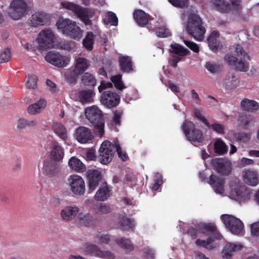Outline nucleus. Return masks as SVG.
Instances as JSON below:
<instances>
[{
	"mask_svg": "<svg viewBox=\"0 0 259 259\" xmlns=\"http://www.w3.org/2000/svg\"><path fill=\"white\" fill-rule=\"evenodd\" d=\"M242 245L231 243L226 244L222 252V256L224 258H230L232 255L234 251L240 250L242 248Z\"/></svg>",
	"mask_w": 259,
	"mask_h": 259,
	"instance_id": "obj_32",
	"label": "nucleus"
},
{
	"mask_svg": "<svg viewBox=\"0 0 259 259\" xmlns=\"http://www.w3.org/2000/svg\"><path fill=\"white\" fill-rule=\"evenodd\" d=\"M81 82L85 86L94 87L96 84V79L93 75L85 73L81 77Z\"/></svg>",
	"mask_w": 259,
	"mask_h": 259,
	"instance_id": "obj_43",
	"label": "nucleus"
},
{
	"mask_svg": "<svg viewBox=\"0 0 259 259\" xmlns=\"http://www.w3.org/2000/svg\"><path fill=\"white\" fill-rule=\"evenodd\" d=\"M97 242L100 244H109L111 241L110 235L107 234H103L99 232L96 235Z\"/></svg>",
	"mask_w": 259,
	"mask_h": 259,
	"instance_id": "obj_49",
	"label": "nucleus"
},
{
	"mask_svg": "<svg viewBox=\"0 0 259 259\" xmlns=\"http://www.w3.org/2000/svg\"><path fill=\"white\" fill-rule=\"evenodd\" d=\"M111 188L106 183L102 184L96 192L94 198L99 201H106L111 195Z\"/></svg>",
	"mask_w": 259,
	"mask_h": 259,
	"instance_id": "obj_26",
	"label": "nucleus"
},
{
	"mask_svg": "<svg viewBox=\"0 0 259 259\" xmlns=\"http://www.w3.org/2000/svg\"><path fill=\"white\" fill-rule=\"evenodd\" d=\"M75 137L78 142L85 144L91 141L94 136L90 128L80 126L75 130Z\"/></svg>",
	"mask_w": 259,
	"mask_h": 259,
	"instance_id": "obj_20",
	"label": "nucleus"
},
{
	"mask_svg": "<svg viewBox=\"0 0 259 259\" xmlns=\"http://www.w3.org/2000/svg\"><path fill=\"white\" fill-rule=\"evenodd\" d=\"M228 146L226 143L221 139H218L214 143V151L220 155L225 154L228 152Z\"/></svg>",
	"mask_w": 259,
	"mask_h": 259,
	"instance_id": "obj_40",
	"label": "nucleus"
},
{
	"mask_svg": "<svg viewBox=\"0 0 259 259\" xmlns=\"http://www.w3.org/2000/svg\"><path fill=\"white\" fill-rule=\"evenodd\" d=\"M95 37L93 32L89 31L87 33L84 38L83 39V46L88 51H91L93 49Z\"/></svg>",
	"mask_w": 259,
	"mask_h": 259,
	"instance_id": "obj_41",
	"label": "nucleus"
},
{
	"mask_svg": "<svg viewBox=\"0 0 259 259\" xmlns=\"http://www.w3.org/2000/svg\"><path fill=\"white\" fill-rule=\"evenodd\" d=\"M94 95H95V93L93 90H81L77 94L79 101L83 104L93 102Z\"/></svg>",
	"mask_w": 259,
	"mask_h": 259,
	"instance_id": "obj_31",
	"label": "nucleus"
},
{
	"mask_svg": "<svg viewBox=\"0 0 259 259\" xmlns=\"http://www.w3.org/2000/svg\"><path fill=\"white\" fill-rule=\"evenodd\" d=\"M54 132L62 139H67V131L65 127L61 123L56 122L53 124Z\"/></svg>",
	"mask_w": 259,
	"mask_h": 259,
	"instance_id": "obj_42",
	"label": "nucleus"
},
{
	"mask_svg": "<svg viewBox=\"0 0 259 259\" xmlns=\"http://www.w3.org/2000/svg\"><path fill=\"white\" fill-rule=\"evenodd\" d=\"M174 7L183 8L187 6L189 0H168Z\"/></svg>",
	"mask_w": 259,
	"mask_h": 259,
	"instance_id": "obj_58",
	"label": "nucleus"
},
{
	"mask_svg": "<svg viewBox=\"0 0 259 259\" xmlns=\"http://www.w3.org/2000/svg\"><path fill=\"white\" fill-rule=\"evenodd\" d=\"M162 184V176L159 173H156L154 178V183L151 188L152 191H157Z\"/></svg>",
	"mask_w": 259,
	"mask_h": 259,
	"instance_id": "obj_51",
	"label": "nucleus"
},
{
	"mask_svg": "<svg viewBox=\"0 0 259 259\" xmlns=\"http://www.w3.org/2000/svg\"><path fill=\"white\" fill-rule=\"evenodd\" d=\"M170 48V53L178 56H171V58L169 60V63L172 67L176 68L178 66V63L181 60V57L189 55L190 51L183 46L177 43L171 44Z\"/></svg>",
	"mask_w": 259,
	"mask_h": 259,
	"instance_id": "obj_13",
	"label": "nucleus"
},
{
	"mask_svg": "<svg viewBox=\"0 0 259 259\" xmlns=\"http://www.w3.org/2000/svg\"><path fill=\"white\" fill-rule=\"evenodd\" d=\"M118 18L116 14L111 11H109L107 13L106 17L104 19L105 24H111L114 26H116L118 25Z\"/></svg>",
	"mask_w": 259,
	"mask_h": 259,
	"instance_id": "obj_47",
	"label": "nucleus"
},
{
	"mask_svg": "<svg viewBox=\"0 0 259 259\" xmlns=\"http://www.w3.org/2000/svg\"><path fill=\"white\" fill-rule=\"evenodd\" d=\"M28 11V5L24 0H13L10 3L8 14L11 18L18 20L25 17Z\"/></svg>",
	"mask_w": 259,
	"mask_h": 259,
	"instance_id": "obj_7",
	"label": "nucleus"
},
{
	"mask_svg": "<svg viewBox=\"0 0 259 259\" xmlns=\"http://www.w3.org/2000/svg\"><path fill=\"white\" fill-rule=\"evenodd\" d=\"M115 150L117 151L118 156L123 160H126L127 156L125 153L122 152L121 147L119 144H115Z\"/></svg>",
	"mask_w": 259,
	"mask_h": 259,
	"instance_id": "obj_62",
	"label": "nucleus"
},
{
	"mask_svg": "<svg viewBox=\"0 0 259 259\" xmlns=\"http://www.w3.org/2000/svg\"><path fill=\"white\" fill-rule=\"evenodd\" d=\"M79 223L80 225L85 226H90L93 223V218L89 213L83 214L79 213L78 215Z\"/></svg>",
	"mask_w": 259,
	"mask_h": 259,
	"instance_id": "obj_46",
	"label": "nucleus"
},
{
	"mask_svg": "<svg viewBox=\"0 0 259 259\" xmlns=\"http://www.w3.org/2000/svg\"><path fill=\"white\" fill-rule=\"evenodd\" d=\"M87 119L94 126L95 133L100 137L104 135L105 123L102 111L96 106L88 107L85 110Z\"/></svg>",
	"mask_w": 259,
	"mask_h": 259,
	"instance_id": "obj_3",
	"label": "nucleus"
},
{
	"mask_svg": "<svg viewBox=\"0 0 259 259\" xmlns=\"http://www.w3.org/2000/svg\"><path fill=\"white\" fill-rule=\"evenodd\" d=\"M45 59L47 62L58 67H65L70 61L67 57L54 51L48 52L45 57Z\"/></svg>",
	"mask_w": 259,
	"mask_h": 259,
	"instance_id": "obj_15",
	"label": "nucleus"
},
{
	"mask_svg": "<svg viewBox=\"0 0 259 259\" xmlns=\"http://www.w3.org/2000/svg\"><path fill=\"white\" fill-rule=\"evenodd\" d=\"M184 44L188 47L190 49L193 51L195 53H198L199 52V47L197 44L196 43L189 41L185 40L184 41Z\"/></svg>",
	"mask_w": 259,
	"mask_h": 259,
	"instance_id": "obj_61",
	"label": "nucleus"
},
{
	"mask_svg": "<svg viewBox=\"0 0 259 259\" xmlns=\"http://www.w3.org/2000/svg\"><path fill=\"white\" fill-rule=\"evenodd\" d=\"M115 151V144L108 141L103 142L99 150L98 158L99 161L103 164L109 163L111 161Z\"/></svg>",
	"mask_w": 259,
	"mask_h": 259,
	"instance_id": "obj_10",
	"label": "nucleus"
},
{
	"mask_svg": "<svg viewBox=\"0 0 259 259\" xmlns=\"http://www.w3.org/2000/svg\"><path fill=\"white\" fill-rule=\"evenodd\" d=\"M81 250L85 255H91L104 259H115L113 253L109 251H103L96 245L85 243L82 245Z\"/></svg>",
	"mask_w": 259,
	"mask_h": 259,
	"instance_id": "obj_9",
	"label": "nucleus"
},
{
	"mask_svg": "<svg viewBox=\"0 0 259 259\" xmlns=\"http://www.w3.org/2000/svg\"><path fill=\"white\" fill-rule=\"evenodd\" d=\"M120 69L123 72L130 73L133 71V63L128 56H123L119 59Z\"/></svg>",
	"mask_w": 259,
	"mask_h": 259,
	"instance_id": "obj_33",
	"label": "nucleus"
},
{
	"mask_svg": "<svg viewBox=\"0 0 259 259\" xmlns=\"http://www.w3.org/2000/svg\"><path fill=\"white\" fill-rule=\"evenodd\" d=\"M11 58L10 49L6 48L5 49L0 55V64L7 62Z\"/></svg>",
	"mask_w": 259,
	"mask_h": 259,
	"instance_id": "obj_56",
	"label": "nucleus"
},
{
	"mask_svg": "<svg viewBox=\"0 0 259 259\" xmlns=\"http://www.w3.org/2000/svg\"><path fill=\"white\" fill-rule=\"evenodd\" d=\"M50 21V15L44 11L34 12L28 20L31 26L37 27L47 24Z\"/></svg>",
	"mask_w": 259,
	"mask_h": 259,
	"instance_id": "obj_16",
	"label": "nucleus"
},
{
	"mask_svg": "<svg viewBox=\"0 0 259 259\" xmlns=\"http://www.w3.org/2000/svg\"><path fill=\"white\" fill-rule=\"evenodd\" d=\"M211 164L217 171L222 175L228 176L231 171V164L227 160L223 158H214L212 159Z\"/></svg>",
	"mask_w": 259,
	"mask_h": 259,
	"instance_id": "obj_19",
	"label": "nucleus"
},
{
	"mask_svg": "<svg viewBox=\"0 0 259 259\" xmlns=\"http://www.w3.org/2000/svg\"><path fill=\"white\" fill-rule=\"evenodd\" d=\"M61 5L63 8L73 12L86 25L92 24L90 18L93 16V13L89 9L69 2H62Z\"/></svg>",
	"mask_w": 259,
	"mask_h": 259,
	"instance_id": "obj_6",
	"label": "nucleus"
},
{
	"mask_svg": "<svg viewBox=\"0 0 259 259\" xmlns=\"http://www.w3.org/2000/svg\"><path fill=\"white\" fill-rule=\"evenodd\" d=\"M205 67L208 71L212 74L219 73L221 70V66L220 65L210 62H206Z\"/></svg>",
	"mask_w": 259,
	"mask_h": 259,
	"instance_id": "obj_50",
	"label": "nucleus"
},
{
	"mask_svg": "<svg viewBox=\"0 0 259 259\" xmlns=\"http://www.w3.org/2000/svg\"><path fill=\"white\" fill-rule=\"evenodd\" d=\"M213 4L216 10L222 13H229L232 10L231 5L226 0H214Z\"/></svg>",
	"mask_w": 259,
	"mask_h": 259,
	"instance_id": "obj_34",
	"label": "nucleus"
},
{
	"mask_svg": "<svg viewBox=\"0 0 259 259\" xmlns=\"http://www.w3.org/2000/svg\"><path fill=\"white\" fill-rule=\"evenodd\" d=\"M232 47L236 56L240 57V59L228 54L225 56L224 60L229 66H233L235 70L241 72H247L249 68V64L247 61L250 59L249 56L240 45L237 44Z\"/></svg>",
	"mask_w": 259,
	"mask_h": 259,
	"instance_id": "obj_1",
	"label": "nucleus"
},
{
	"mask_svg": "<svg viewBox=\"0 0 259 259\" xmlns=\"http://www.w3.org/2000/svg\"><path fill=\"white\" fill-rule=\"evenodd\" d=\"M43 172L49 177H52L57 175L60 171L59 165L52 160H47L44 162Z\"/></svg>",
	"mask_w": 259,
	"mask_h": 259,
	"instance_id": "obj_25",
	"label": "nucleus"
},
{
	"mask_svg": "<svg viewBox=\"0 0 259 259\" xmlns=\"http://www.w3.org/2000/svg\"><path fill=\"white\" fill-rule=\"evenodd\" d=\"M88 179V193L93 192L99 186L102 180L101 172L97 169H89L87 172Z\"/></svg>",
	"mask_w": 259,
	"mask_h": 259,
	"instance_id": "obj_17",
	"label": "nucleus"
},
{
	"mask_svg": "<svg viewBox=\"0 0 259 259\" xmlns=\"http://www.w3.org/2000/svg\"><path fill=\"white\" fill-rule=\"evenodd\" d=\"M199 16L195 13L189 14L187 23L185 25L186 32L197 41H202L206 32L205 27Z\"/></svg>",
	"mask_w": 259,
	"mask_h": 259,
	"instance_id": "obj_2",
	"label": "nucleus"
},
{
	"mask_svg": "<svg viewBox=\"0 0 259 259\" xmlns=\"http://www.w3.org/2000/svg\"><path fill=\"white\" fill-rule=\"evenodd\" d=\"M92 208L96 213L100 215L107 214L111 211L110 207L106 203H96Z\"/></svg>",
	"mask_w": 259,
	"mask_h": 259,
	"instance_id": "obj_39",
	"label": "nucleus"
},
{
	"mask_svg": "<svg viewBox=\"0 0 259 259\" xmlns=\"http://www.w3.org/2000/svg\"><path fill=\"white\" fill-rule=\"evenodd\" d=\"M182 130L189 141L201 143L203 141L202 132L196 127L191 121L185 120L182 125Z\"/></svg>",
	"mask_w": 259,
	"mask_h": 259,
	"instance_id": "obj_8",
	"label": "nucleus"
},
{
	"mask_svg": "<svg viewBox=\"0 0 259 259\" xmlns=\"http://www.w3.org/2000/svg\"><path fill=\"white\" fill-rule=\"evenodd\" d=\"M72 192L76 195H83L85 191V183L81 177L71 176L68 179Z\"/></svg>",
	"mask_w": 259,
	"mask_h": 259,
	"instance_id": "obj_18",
	"label": "nucleus"
},
{
	"mask_svg": "<svg viewBox=\"0 0 259 259\" xmlns=\"http://www.w3.org/2000/svg\"><path fill=\"white\" fill-rule=\"evenodd\" d=\"M26 86L29 89H34L36 87L37 78L35 76H31L28 77L26 81Z\"/></svg>",
	"mask_w": 259,
	"mask_h": 259,
	"instance_id": "obj_60",
	"label": "nucleus"
},
{
	"mask_svg": "<svg viewBox=\"0 0 259 259\" xmlns=\"http://www.w3.org/2000/svg\"><path fill=\"white\" fill-rule=\"evenodd\" d=\"M239 121L243 128L247 129L252 121V117L249 115L243 114L240 116Z\"/></svg>",
	"mask_w": 259,
	"mask_h": 259,
	"instance_id": "obj_53",
	"label": "nucleus"
},
{
	"mask_svg": "<svg viewBox=\"0 0 259 259\" xmlns=\"http://www.w3.org/2000/svg\"><path fill=\"white\" fill-rule=\"evenodd\" d=\"M209 128H211L213 131L221 135L225 134V127L223 124L214 123L211 125Z\"/></svg>",
	"mask_w": 259,
	"mask_h": 259,
	"instance_id": "obj_59",
	"label": "nucleus"
},
{
	"mask_svg": "<svg viewBox=\"0 0 259 259\" xmlns=\"http://www.w3.org/2000/svg\"><path fill=\"white\" fill-rule=\"evenodd\" d=\"M251 234L254 236H259V222L251 225Z\"/></svg>",
	"mask_w": 259,
	"mask_h": 259,
	"instance_id": "obj_63",
	"label": "nucleus"
},
{
	"mask_svg": "<svg viewBox=\"0 0 259 259\" xmlns=\"http://www.w3.org/2000/svg\"><path fill=\"white\" fill-rule=\"evenodd\" d=\"M70 167L75 171L83 172L86 170L85 165L78 158L72 157L68 162Z\"/></svg>",
	"mask_w": 259,
	"mask_h": 259,
	"instance_id": "obj_35",
	"label": "nucleus"
},
{
	"mask_svg": "<svg viewBox=\"0 0 259 259\" xmlns=\"http://www.w3.org/2000/svg\"><path fill=\"white\" fill-rule=\"evenodd\" d=\"M155 32L157 36L159 37H166L171 35L170 32L165 27H161L156 28Z\"/></svg>",
	"mask_w": 259,
	"mask_h": 259,
	"instance_id": "obj_54",
	"label": "nucleus"
},
{
	"mask_svg": "<svg viewBox=\"0 0 259 259\" xmlns=\"http://www.w3.org/2000/svg\"><path fill=\"white\" fill-rule=\"evenodd\" d=\"M111 80L114 84L115 88L117 90L122 91L123 89L126 88V87L122 80L121 74H119L112 76L111 77Z\"/></svg>",
	"mask_w": 259,
	"mask_h": 259,
	"instance_id": "obj_45",
	"label": "nucleus"
},
{
	"mask_svg": "<svg viewBox=\"0 0 259 259\" xmlns=\"http://www.w3.org/2000/svg\"><path fill=\"white\" fill-rule=\"evenodd\" d=\"M80 74V73L75 69L69 70L65 73L66 78L70 82L74 83L76 82L78 76Z\"/></svg>",
	"mask_w": 259,
	"mask_h": 259,
	"instance_id": "obj_48",
	"label": "nucleus"
},
{
	"mask_svg": "<svg viewBox=\"0 0 259 259\" xmlns=\"http://www.w3.org/2000/svg\"><path fill=\"white\" fill-rule=\"evenodd\" d=\"M56 26L64 34L73 39H80L82 36V31L75 22L69 19H59Z\"/></svg>",
	"mask_w": 259,
	"mask_h": 259,
	"instance_id": "obj_5",
	"label": "nucleus"
},
{
	"mask_svg": "<svg viewBox=\"0 0 259 259\" xmlns=\"http://www.w3.org/2000/svg\"><path fill=\"white\" fill-rule=\"evenodd\" d=\"M50 153L51 158L58 162L62 160L64 155V149L57 142L52 143Z\"/></svg>",
	"mask_w": 259,
	"mask_h": 259,
	"instance_id": "obj_27",
	"label": "nucleus"
},
{
	"mask_svg": "<svg viewBox=\"0 0 259 259\" xmlns=\"http://www.w3.org/2000/svg\"><path fill=\"white\" fill-rule=\"evenodd\" d=\"M240 106L243 110L251 112H255L259 108V105L257 102L247 98H245L241 101Z\"/></svg>",
	"mask_w": 259,
	"mask_h": 259,
	"instance_id": "obj_29",
	"label": "nucleus"
},
{
	"mask_svg": "<svg viewBox=\"0 0 259 259\" xmlns=\"http://www.w3.org/2000/svg\"><path fill=\"white\" fill-rule=\"evenodd\" d=\"M203 233L208 235L209 237L206 240L198 239L195 241V244L199 247H203L207 249H212L211 243L215 240H220L222 238L221 234L218 232L217 227L213 224H205L203 228Z\"/></svg>",
	"mask_w": 259,
	"mask_h": 259,
	"instance_id": "obj_4",
	"label": "nucleus"
},
{
	"mask_svg": "<svg viewBox=\"0 0 259 259\" xmlns=\"http://www.w3.org/2000/svg\"><path fill=\"white\" fill-rule=\"evenodd\" d=\"M244 181L248 185L255 186L258 184V178L256 172L252 170H247L244 175Z\"/></svg>",
	"mask_w": 259,
	"mask_h": 259,
	"instance_id": "obj_36",
	"label": "nucleus"
},
{
	"mask_svg": "<svg viewBox=\"0 0 259 259\" xmlns=\"http://www.w3.org/2000/svg\"><path fill=\"white\" fill-rule=\"evenodd\" d=\"M47 106V102L44 99H40L36 103L30 105L28 108V112L30 114L35 115L40 113Z\"/></svg>",
	"mask_w": 259,
	"mask_h": 259,
	"instance_id": "obj_30",
	"label": "nucleus"
},
{
	"mask_svg": "<svg viewBox=\"0 0 259 259\" xmlns=\"http://www.w3.org/2000/svg\"><path fill=\"white\" fill-rule=\"evenodd\" d=\"M222 220L229 231L235 235H240L244 228L243 223L238 218L230 214H223Z\"/></svg>",
	"mask_w": 259,
	"mask_h": 259,
	"instance_id": "obj_11",
	"label": "nucleus"
},
{
	"mask_svg": "<svg viewBox=\"0 0 259 259\" xmlns=\"http://www.w3.org/2000/svg\"><path fill=\"white\" fill-rule=\"evenodd\" d=\"M208 183L216 193L223 194L225 192V180L224 178L212 174L209 177Z\"/></svg>",
	"mask_w": 259,
	"mask_h": 259,
	"instance_id": "obj_21",
	"label": "nucleus"
},
{
	"mask_svg": "<svg viewBox=\"0 0 259 259\" xmlns=\"http://www.w3.org/2000/svg\"><path fill=\"white\" fill-rule=\"evenodd\" d=\"M54 39L55 35L51 29L46 28L41 31L37 38L39 50H45L51 48Z\"/></svg>",
	"mask_w": 259,
	"mask_h": 259,
	"instance_id": "obj_12",
	"label": "nucleus"
},
{
	"mask_svg": "<svg viewBox=\"0 0 259 259\" xmlns=\"http://www.w3.org/2000/svg\"><path fill=\"white\" fill-rule=\"evenodd\" d=\"M119 225L124 230L132 229L135 227L134 220L124 216L120 219Z\"/></svg>",
	"mask_w": 259,
	"mask_h": 259,
	"instance_id": "obj_44",
	"label": "nucleus"
},
{
	"mask_svg": "<svg viewBox=\"0 0 259 259\" xmlns=\"http://www.w3.org/2000/svg\"><path fill=\"white\" fill-rule=\"evenodd\" d=\"M85 156L88 160H94L96 158L95 151L93 149L88 150Z\"/></svg>",
	"mask_w": 259,
	"mask_h": 259,
	"instance_id": "obj_64",
	"label": "nucleus"
},
{
	"mask_svg": "<svg viewBox=\"0 0 259 259\" xmlns=\"http://www.w3.org/2000/svg\"><path fill=\"white\" fill-rule=\"evenodd\" d=\"M148 15L142 10H136L133 13V17L138 25L144 27L148 23Z\"/></svg>",
	"mask_w": 259,
	"mask_h": 259,
	"instance_id": "obj_28",
	"label": "nucleus"
},
{
	"mask_svg": "<svg viewBox=\"0 0 259 259\" xmlns=\"http://www.w3.org/2000/svg\"><path fill=\"white\" fill-rule=\"evenodd\" d=\"M79 212V208L75 205L67 206L60 212L61 219L66 222L73 220Z\"/></svg>",
	"mask_w": 259,
	"mask_h": 259,
	"instance_id": "obj_23",
	"label": "nucleus"
},
{
	"mask_svg": "<svg viewBox=\"0 0 259 259\" xmlns=\"http://www.w3.org/2000/svg\"><path fill=\"white\" fill-rule=\"evenodd\" d=\"M90 66V62L84 58L79 57L76 59L75 68L80 74L83 73Z\"/></svg>",
	"mask_w": 259,
	"mask_h": 259,
	"instance_id": "obj_38",
	"label": "nucleus"
},
{
	"mask_svg": "<svg viewBox=\"0 0 259 259\" xmlns=\"http://www.w3.org/2000/svg\"><path fill=\"white\" fill-rule=\"evenodd\" d=\"M240 84L239 77L233 73H228L223 80V85L228 90H234Z\"/></svg>",
	"mask_w": 259,
	"mask_h": 259,
	"instance_id": "obj_24",
	"label": "nucleus"
},
{
	"mask_svg": "<svg viewBox=\"0 0 259 259\" xmlns=\"http://www.w3.org/2000/svg\"><path fill=\"white\" fill-rule=\"evenodd\" d=\"M234 137L237 142L246 143L249 141L250 135L245 133H237L234 134Z\"/></svg>",
	"mask_w": 259,
	"mask_h": 259,
	"instance_id": "obj_52",
	"label": "nucleus"
},
{
	"mask_svg": "<svg viewBox=\"0 0 259 259\" xmlns=\"http://www.w3.org/2000/svg\"><path fill=\"white\" fill-rule=\"evenodd\" d=\"M194 115L198 119L204 124L207 127H210V123L208 122L207 119L202 115L201 110L200 109H195Z\"/></svg>",
	"mask_w": 259,
	"mask_h": 259,
	"instance_id": "obj_55",
	"label": "nucleus"
},
{
	"mask_svg": "<svg viewBox=\"0 0 259 259\" xmlns=\"http://www.w3.org/2000/svg\"><path fill=\"white\" fill-rule=\"evenodd\" d=\"M220 32L217 30L213 31L207 37V42L209 49L214 53H217L222 48V44L219 40Z\"/></svg>",
	"mask_w": 259,
	"mask_h": 259,
	"instance_id": "obj_22",
	"label": "nucleus"
},
{
	"mask_svg": "<svg viewBox=\"0 0 259 259\" xmlns=\"http://www.w3.org/2000/svg\"><path fill=\"white\" fill-rule=\"evenodd\" d=\"M116 243L127 253L133 250L134 247L130 239L120 237L115 240Z\"/></svg>",
	"mask_w": 259,
	"mask_h": 259,
	"instance_id": "obj_37",
	"label": "nucleus"
},
{
	"mask_svg": "<svg viewBox=\"0 0 259 259\" xmlns=\"http://www.w3.org/2000/svg\"><path fill=\"white\" fill-rule=\"evenodd\" d=\"M114 115L112 117V122L113 124L116 125H121V118L122 114V111L121 110H116L114 111Z\"/></svg>",
	"mask_w": 259,
	"mask_h": 259,
	"instance_id": "obj_57",
	"label": "nucleus"
},
{
	"mask_svg": "<svg viewBox=\"0 0 259 259\" xmlns=\"http://www.w3.org/2000/svg\"><path fill=\"white\" fill-rule=\"evenodd\" d=\"M100 98L102 104L109 108L116 107L120 101L119 95L116 93L110 91L103 92Z\"/></svg>",
	"mask_w": 259,
	"mask_h": 259,
	"instance_id": "obj_14",
	"label": "nucleus"
}]
</instances>
